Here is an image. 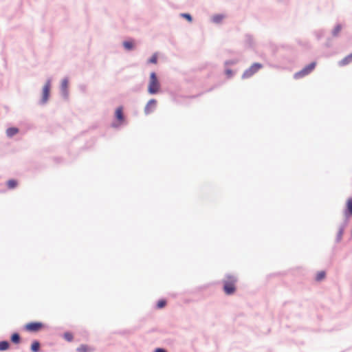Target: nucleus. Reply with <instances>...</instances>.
<instances>
[{
  "label": "nucleus",
  "mask_w": 352,
  "mask_h": 352,
  "mask_svg": "<svg viewBox=\"0 0 352 352\" xmlns=\"http://www.w3.org/2000/svg\"><path fill=\"white\" fill-rule=\"evenodd\" d=\"M342 27L340 25H338L333 30V34L334 36H337L340 32L341 31Z\"/></svg>",
  "instance_id": "nucleus-24"
},
{
  "label": "nucleus",
  "mask_w": 352,
  "mask_h": 352,
  "mask_svg": "<svg viewBox=\"0 0 352 352\" xmlns=\"http://www.w3.org/2000/svg\"><path fill=\"white\" fill-rule=\"evenodd\" d=\"M226 74L228 76V77H231L232 75V72L231 69H228L226 70Z\"/></svg>",
  "instance_id": "nucleus-26"
},
{
  "label": "nucleus",
  "mask_w": 352,
  "mask_h": 352,
  "mask_svg": "<svg viewBox=\"0 0 352 352\" xmlns=\"http://www.w3.org/2000/svg\"><path fill=\"white\" fill-rule=\"evenodd\" d=\"M67 87H68V81H67V80L64 79V80L62 81V83H61V88H62V90H63L64 92H66V91H67Z\"/></svg>",
  "instance_id": "nucleus-21"
},
{
  "label": "nucleus",
  "mask_w": 352,
  "mask_h": 352,
  "mask_svg": "<svg viewBox=\"0 0 352 352\" xmlns=\"http://www.w3.org/2000/svg\"><path fill=\"white\" fill-rule=\"evenodd\" d=\"M181 16L186 19L189 22H192V16L189 14L183 13L181 14Z\"/></svg>",
  "instance_id": "nucleus-23"
},
{
  "label": "nucleus",
  "mask_w": 352,
  "mask_h": 352,
  "mask_svg": "<svg viewBox=\"0 0 352 352\" xmlns=\"http://www.w3.org/2000/svg\"><path fill=\"white\" fill-rule=\"evenodd\" d=\"M326 276V273L324 271H320V272H318L316 275V281H321L323 279H324Z\"/></svg>",
  "instance_id": "nucleus-11"
},
{
  "label": "nucleus",
  "mask_w": 352,
  "mask_h": 352,
  "mask_svg": "<svg viewBox=\"0 0 352 352\" xmlns=\"http://www.w3.org/2000/svg\"><path fill=\"white\" fill-rule=\"evenodd\" d=\"M9 348V343L7 341L0 342V351H6Z\"/></svg>",
  "instance_id": "nucleus-16"
},
{
  "label": "nucleus",
  "mask_w": 352,
  "mask_h": 352,
  "mask_svg": "<svg viewBox=\"0 0 352 352\" xmlns=\"http://www.w3.org/2000/svg\"><path fill=\"white\" fill-rule=\"evenodd\" d=\"M155 352H166V351L164 349L157 348L155 349Z\"/></svg>",
  "instance_id": "nucleus-27"
},
{
  "label": "nucleus",
  "mask_w": 352,
  "mask_h": 352,
  "mask_svg": "<svg viewBox=\"0 0 352 352\" xmlns=\"http://www.w3.org/2000/svg\"><path fill=\"white\" fill-rule=\"evenodd\" d=\"M44 327V324L41 322H32L25 325V329L30 332H37Z\"/></svg>",
  "instance_id": "nucleus-5"
},
{
  "label": "nucleus",
  "mask_w": 352,
  "mask_h": 352,
  "mask_svg": "<svg viewBox=\"0 0 352 352\" xmlns=\"http://www.w3.org/2000/svg\"><path fill=\"white\" fill-rule=\"evenodd\" d=\"M236 278L232 275H228L223 280V291L227 295L233 294L236 291Z\"/></svg>",
  "instance_id": "nucleus-1"
},
{
  "label": "nucleus",
  "mask_w": 352,
  "mask_h": 352,
  "mask_svg": "<svg viewBox=\"0 0 352 352\" xmlns=\"http://www.w3.org/2000/svg\"><path fill=\"white\" fill-rule=\"evenodd\" d=\"M166 305V301L164 299L160 300L157 303V307L158 309H162Z\"/></svg>",
  "instance_id": "nucleus-20"
},
{
  "label": "nucleus",
  "mask_w": 352,
  "mask_h": 352,
  "mask_svg": "<svg viewBox=\"0 0 352 352\" xmlns=\"http://www.w3.org/2000/svg\"><path fill=\"white\" fill-rule=\"evenodd\" d=\"M77 351L78 352H88L89 351H90V349L88 348L87 346L86 345H80L78 349H77Z\"/></svg>",
  "instance_id": "nucleus-19"
},
{
  "label": "nucleus",
  "mask_w": 352,
  "mask_h": 352,
  "mask_svg": "<svg viewBox=\"0 0 352 352\" xmlns=\"http://www.w3.org/2000/svg\"><path fill=\"white\" fill-rule=\"evenodd\" d=\"M160 89V83L157 78L156 74L152 72L150 74V80L148 86V91L151 94L157 93Z\"/></svg>",
  "instance_id": "nucleus-2"
},
{
  "label": "nucleus",
  "mask_w": 352,
  "mask_h": 352,
  "mask_svg": "<svg viewBox=\"0 0 352 352\" xmlns=\"http://www.w3.org/2000/svg\"><path fill=\"white\" fill-rule=\"evenodd\" d=\"M222 19H223L222 16H220V15L214 16V21L217 23L220 22Z\"/></svg>",
  "instance_id": "nucleus-25"
},
{
  "label": "nucleus",
  "mask_w": 352,
  "mask_h": 352,
  "mask_svg": "<svg viewBox=\"0 0 352 352\" xmlns=\"http://www.w3.org/2000/svg\"><path fill=\"white\" fill-rule=\"evenodd\" d=\"M263 67V65L260 63H254L252 64L250 68L246 69L243 74V78H248L254 75L256 72H257L260 69Z\"/></svg>",
  "instance_id": "nucleus-4"
},
{
  "label": "nucleus",
  "mask_w": 352,
  "mask_h": 352,
  "mask_svg": "<svg viewBox=\"0 0 352 352\" xmlns=\"http://www.w3.org/2000/svg\"><path fill=\"white\" fill-rule=\"evenodd\" d=\"M17 184H18L17 181L14 180V179H10L7 182L8 188L10 189L14 188L15 187L17 186Z\"/></svg>",
  "instance_id": "nucleus-12"
},
{
  "label": "nucleus",
  "mask_w": 352,
  "mask_h": 352,
  "mask_svg": "<svg viewBox=\"0 0 352 352\" xmlns=\"http://www.w3.org/2000/svg\"><path fill=\"white\" fill-rule=\"evenodd\" d=\"M19 133V129L16 127H10L6 130V135L8 137L11 138Z\"/></svg>",
  "instance_id": "nucleus-10"
},
{
  "label": "nucleus",
  "mask_w": 352,
  "mask_h": 352,
  "mask_svg": "<svg viewBox=\"0 0 352 352\" xmlns=\"http://www.w3.org/2000/svg\"><path fill=\"white\" fill-rule=\"evenodd\" d=\"M40 348V343L38 341H34L31 345V350L33 352H38Z\"/></svg>",
  "instance_id": "nucleus-13"
},
{
  "label": "nucleus",
  "mask_w": 352,
  "mask_h": 352,
  "mask_svg": "<svg viewBox=\"0 0 352 352\" xmlns=\"http://www.w3.org/2000/svg\"><path fill=\"white\" fill-rule=\"evenodd\" d=\"M50 87H51L50 81L48 80L45 84V85L43 86V88L42 99H41V101L43 103H45L48 100V98L50 96Z\"/></svg>",
  "instance_id": "nucleus-6"
},
{
  "label": "nucleus",
  "mask_w": 352,
  "mask_h": 352,
  "mask_svg": "<svg viewBox=\"0 0 352 352\" xmlns=\"http://www.w3.org/2000/svg\"><path fill=\"white\" fill-rule=\"evenodd\" d=\"M123 45L125 49L130 50L133 48V43L132 41H124Z\"/></svg>",
  "instance_id": "nucleus-17"
},
{
  "label": "nucleus",
  "mask_w": 352,
  "mask_h": 352,
  "mask_svg": "<svg viewBox=\"0 0 352 352\" xmlns=\"http://www.w3.org/2000/svg\"><path fill=\"white\" fill-rule=\"evenodd\" d=\"M157 61V55L156 54H154L151 58L149 59L148 63L156 64Z\"/></svg>",
  "instance_id": "nucleus-22"
},
{
  "label": "nucleus",
  "mask_w": 352,
  "mask_h": 352,
  "mask_svg": "<svg viewBox=\"0 0 352 352\" xmlns=\"http://www.w3.org/2000/svg\"><path fill=\"white\" fill-rule=\"evenodd\" d=\"M63 336L67 341L71 342L73 340V335L70 332H65Z\"/></svg>",
  "instance_id": "nucleus-18"
},
{
  "label": "nucleus",
  "mask_w": 352,
  "mask_h": 352,
  "mask_svg": "<svg viewBox=\"0 0 352 352\" xmlns=\"http://www.w3.org/2000/svg\"><path fill=\"white\" fill-rule=\"evenodd\" d=\"M115 116L116 120L118 122V125H120L124 122V117L123 115V108L122 107H119L116 109Z\"/></svg>",
  "instance_id": "nucleus-8"
},
{
  "label": "nucleus",
  "mask_w": 352,
  "mask_h": 352,
  "mask_svg": "<svg viewBox=\"0 0 352 352\" xmlns=\"http://www.w3.org/2000/svg\"><path fill=\"white\" fill-rule=\"evenodd\" d=\"M156 105H157L156 100H155V99L150 100L144 108L145 113L149 114V113H152L156 108Z\"/></svg>",
  "instance_id": "nucleus-7"
},
{
  "label": "nucleus",
  "mask_w": 352,
  "mask_h": 352,
  "mask_svg": "<svg viewBox=\"0 0 352 352\" xmlns=\"http://www.w3.org/2000/svg\"><path fill=\"white\" fill-rule=\"evenodd\" d=\"M11 340L12 342L15 344H18L20 342V336L18 333H13L11 336Z\"/></svg>",
  "instance_id": "nucleus-15"
},
{
  "label": "nucleus",
  "mask_w": 352,
  "mask_h": 352,
  "mask_svg": "<svg viewBox=\"0 0 352 352\" xmlns=\"http://www.w3.org/2000/svg\"><path fill=\"white\" fill-rule=\"evenodd\" d=\"M352 62V53L344 57L339 62V65L344 66Z\"/></svg>",
  "instance_id": "nucleus-9"
},
{
  "label": "nucleus",
  "mask_w": 352,
  "mask_h": 352,
  "mask_svg": "<svg viewBox=\"0 0 352 352\" xmlns=\"http://www.w3.org/2000/svg\"><path fill=\"white\" fill-rule=\"evenodd\" d=\"M347 213L352 215V198H349L346 201Z\"/></svg>",
  "instance_id": "nucleus-14"
},
{
  "label": "nucleus",
  "mask_w": 352,
  "mask_h": 352,
  "mask_svg": "<svg viewBox=\"0 0 352 352\" xmlns=\"http://www.w3.org/2000/svg\"><path fill=\"white\" fill-rule=\"evenodd\" d=\"M316 65V63L313 62V63H310L309 65H307L302 70L294 74V78L298 79V78H302V77L308 75L309 73H311L314 69Z\"/></svg>",
  "instance_id": "nucleus-3"
}]
</instances>
